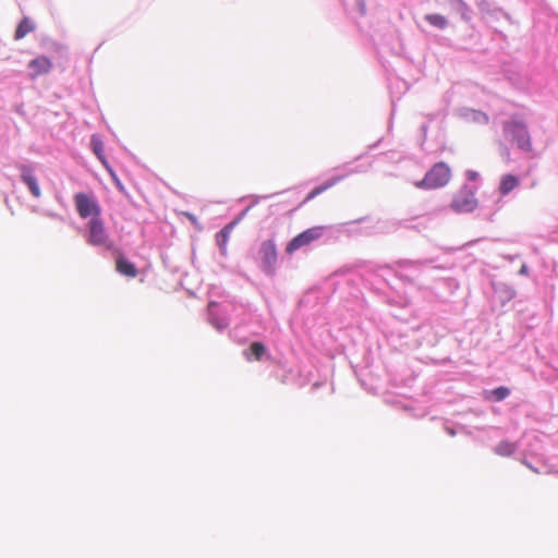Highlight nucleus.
<instances>
[{"label": "nucleus", "mask_w": 558, "mask_h": 558, "mask_svg": "<svg viewBox=\"0 0 558 558\" xmlns=\"http://www.w3.org/2000/svg\"><path fill=\"white\" fill-rule=\"evenodd\" d=\"M117 271L130 278L137 276L138 271L133 263L128 260L124 256H119L116 262Z\"/></svg>", "instance_id": "nucleus-10"}, {"label": "nucleus", "mask_w": 558, "mask_h": 558, "mask_svg": "<svg viewBox=\"0 0 558 558\" xmlns=\"http://www.w3.org/2000/svg\"><path fill=\"white\" fill-rule=\"evenodd\" d=\"M216 302H210L208 304V311L210 316V323L219 330L225 329L228 326V323L225 319H215L214 318V307H216Z\"/></svg>", "instance_id": "nucleus-18"}, {"label": "nucleus", "mask_w": 558, "mask_h": 558, "mask_svg": "<svg viewBox=\"0 0 558 558\" xmlns=\"http://www.w3.org/2000/svg\"><path fill=\"white\" fill-rule=\"evenodd\" d=\"M425 20L433 26L439 28V29H444L447 27L448 25V21L447 19L441 15V14H437V13H434V14H426L425 15Z\"/></svg>", "instance_id": "nucleus-17"}, {"label": "nucleus", "mask_w": 558, "mask_h": 558, "mask_svg": "<svg viewBox=\"0 0 558 558\" xmlns=\"http://www.w3.org/2000/svg\"><path fill=\"white\" fill-rule=\"evenodd\" d=\"M341 180L340 177H337V178H332L328 181H326L325 183L314 187L306 196V198L304 199V202H308L311 199H313L314 197H316L317 195L322 194L323 192L327 191L328 189H330L331 186H333L335 184H337L339 181Z\"/></svg>", "instance_id": "nucleus-13"}, {"label": "nucleus", "mask_w": 558, "mask_h": 558, "mask_svg": "<svg viewBox=\"0 0 558 558\" xmlns=\"http://www.w3.org/2000/svg\"><path fill=\"white\" fill-rule=\"evenodd\" d=\"M232 230V225H227L219 233L216 235V242L220 250L225 253L227 248V244L229 241V236Z\"/></svg>", "instance_id": "nucleus-16"}, {"label": "nucleus", "mask_w": 558, "mask_h": 558, "mask_svg": "<svg viewBox=\"0 0 558 558\" xmlns=\"http://www.w3.org/2000/svg\"><path fill=\"white\" fill-rule=\"evenodd\" d=\"M522 463H523L526 468H529L532 472H534V473H538V470H537L536 468H534L530 462H527V461H525V460H524V461H522Z\"/></svg>", "instance_id": "nucleus-22"}, {"label": "nucleus", "mask_w": 558, "mask_h": 558, "mask_svg": "<svg viewBox=\"0 0 558 558\" xmlns=\"http://www.w3.org/2000/svg\"><path fill=\"white\" fill-rule=\"evenodd\" d=\"M112 177L114 178V181L117 182V186H118L120 190H123V186H122L121 182H120V181H119L114 175H112Z\"/></svg>", "instance_id": "nucleus-23"}, {"label": "nucleus", "mask_w": 558, "mask_h": 558, "mask_svg": "<svg viewBox=\"0 0 558 558\" xmlns=\"http://www.w3.org/2000/svg\"><path fill=\"white\" fill-rule=\"evenodd\" d=\"M489 393L494 398V400L501 401L509 396L510 390L507 387H498L492 390Z\"/></svg>", "instance_id": "nucleus-20"}, {"label": "nucleus", "mask_w": 558, "mask_h": 558, "mask_svg": "<svg viewBox=\"0 0 558 558\" xmlns=\"http://www.w3.org/2000/svg\"><path fill=\"white\" fill-rule=\"evenodd\" d=\"M35 29L34 24L28 17H24L20 24L17 25L15 33H14V39L20 40L24 38L26 35L32 33Z\"/></svg>", "instance_id": "nucleus-12"}, {"label": "nucleus", "mask_w": 558, "mask_h": 558, "mask_svg": "<svg viewBox=\"0 0 558 558\" xmlns=\"http://www.w3.org/2000/svg\"><path fill=\"white\" fill-rule=\"evenodd\" d=\"M90 145H92V148H93V151L95 153V155L98 157V159L101 161V163L107 167L106 157L104 155L102 141L97 135H93L92 140H90Z\"/></svg>", "instance_id": "nucleus-15"}, {"label": "nucleus", "mask_w": 558, "mask_h": 558, "mask_svg": "<svg viewBox=\"0 0 558 558\" xmlns=\"http://www.w3.org/2000/svg\"><path fill=\"white\" fill-rule=\"evenodd\" d=\"M182 215L185 216L193 225H195V226L198 225V220L193 214L185 211V213H182Z\"/></svg>", "instance_id": "nucleus-21"}, {"label": "nucleus", "mask_w": 558, "mask_h": 558, "mask_svg": "<svg viewBox=\"0 0 558 558\" xmlns=\"http://www.w3.org/2000/svg\"><path fill=\"white\" fill-rule=\"evenodd\" d=\"M476 173L471 174V179H475Z\"/></svg>", "instance_id": "nucleus-25"}, {"label": "nucleus", "mask_w": 558, "mask_h": 558, "mask_svg": "<svg viewBox=\"0 0 558 558\" xmlns=\"http://www.w3.org/2000/svg\"><path fill=\"white\" fill-rule=\"evenodd\" d=\"M451 179V170L449 166L444 162L435 163L425 174V177L415 183L418 189L435 190L440 189L449 183Z\"/></svg>", "instance_id": "nucleus-1"}, {"label": "nucleus", "mask_w": 558, "mask_h": 558, "mask_svg": "<svg viewBox=\"0 0 558 558\" xmlns=\"http://www.w3.org/2000/svg\"><path fill=\"white\" fill-rule=\"evenodd\" d=\"M51 68V60L45 56H39L28 62V69L31 71L29 76L32 78L49 73Z\"/></svg>", "instance_id": "nucleus-8"}, {"label": "nucleus", "mask_w": 558, "mask_h": 558, "mask_svg": "<svg viewBox=\"0 0 558 558\" xmlns=\"http://www.w3.org/2000/svg\"><path fill=\"white\" fill-rule=\"evenodd\" d=\"M19 169L21 171V179L27 185L31 194L35 198H39L41 196V191L38 185L37 179L33 173V169L26 165H21Z\"/></svg>", "instance_id": "nucleus-9"}, {"label": "nucleus", "mask_w": 558, "mask_h": 558, "mask_svg": "<svg viewBox=\"0 0 558 558\" xmlns=\"http://www.w3.org/2000/svg\"><path fill=\"white\" fill-rule=\"evenodd\" d=\"M504 131L517 143L519 148L525 151L532 150L530 135L524 124L517 121L507 122L504 125Z\"/></svg>", "instance_id": "nucleus-5"}, {"label": "nucleus", "mask_w": 558, "mask_h": 558, "mask_svg": "<svg viewBox=\"0 0 558 558\" xmlns=\"http://www.w3.org/2000/svg\"><path fill=\"white\" fill-rule=\"evenodd\" d=\"M519 185V180L517 177L512 174H506L501 178L499 192L501 195L509 194L512 190H514Z\"/></svg>", "instance_id": "nucleus-11"}, {"label": "nucleus", "mask_w": 558, "mask_h": 558, "mask_svg": "<svg viewBox=\"0 0 558 558\" xmlns=\"http://www.w3.org/2000/svg\"><path fill=\"white\" fill-rule=\"evenodd\" d=\"M73 199L76 211L82 219L89 218L92 220L95 217H100L101 208L94 195L78 192Z\"/></svg>", "instance_id": "nucleus-2"}, {"label": "nucleus", "mask_w": 558, "mask_h": 558, "mask_svg": "<svg viewBox=\"0 0 558 558\" xmlns=\"http://www.w3.org/2000/svg\"><path fill=\"white\" fill-rule=\"evenodd\" d=\"M277 246L274 240H266L258 250V260L267 275H274L277 265Z\"/></svg>", "instance_id": "nucleus-4"}, {"label": "nucleus", "mask_w": 558, "mask_h": 558, "mask_svg": "<svg viewBox=\"0 0 558 558\" xmlns=\"http://www.w3.org/2000/svg\"><path fill=\"white\" fill-rule=\"evenodd\" d=\"M248 350L255 360L259 361L266 352V347L262 342H253Z\"/></svg>", "instance_id": "nucleus-19"}, {"label": "nucleus", "mask_w": 558, "mask_h": 558, "mask_svg": "<svg viewBox=\"0 0 558 558\" xmlns=\"http://www.w3.org/2000/svg\"><path fill=\"white\" fill-rule=\"evenodd\" d=\"M517 450V445L507 440L500 441L496 448L495 453L501 457H510Z\"/></svg>", "instance_id": "nucleus-14"}, {"label": "nucleus", "mask_w": 558, "mask_h": 558, "mask_svg": "<svg viewBox=\"0 0 558 558\" xmlns=\"http://www.w3.org/2000/svg\"><path fill=\"white\" fill-rule=\"evenodd\" d=\"M109 236L106 233V229L100 217H95L89 221V235L88 243L92 245H107Z\"/></svg>", "instance_id": "nucleus-7"}, {"label": "nucleus", "mask_w": 558, "mask_h": 558, "mask_svg": "<svg viewBox=\"0 0 558 558\" xmlns=\"http://www.w3.org/2000/svg\"><path fill=\"white\" fill-rule=\"evenodd\" d=\"M325 227L324 226H315L308 228L294 236L286 246V252L288 254H293L295 251L310 245L314 241L320 239L324 234Z\"/></svg>", "instance_id": "nucleus-3"}, {"label": "nucleus", "mask_w": 558, "mask_h": 558, "mask_svg": "<svg viewBox=\"0 0 558 558\" xmlns=\"http://www.w3.org/2000/svg\"><path fill=\"white\" fill-rule=\"evenodd\" d=\"M477 206L474 192L463 186L454 196L451 203V207L457 213H470L473 211Z\"/></svg>", "instance_id": "nucleus-6"}, {"label": "nucleus", "mask_w": 558, "mask_h": 558, "mask_svg": "<svg viewBox=\"0 0 558 558\" xmlns=\"http://www.w3.org/2000/svg\"><path fill=\"white\" fill-rule=\"evenodd\" d=\"M457 1L461 4L462 8H466V4L462 0H457Z\"/></svg>", "instance_id": "nucleus-24"}]
</instances>
